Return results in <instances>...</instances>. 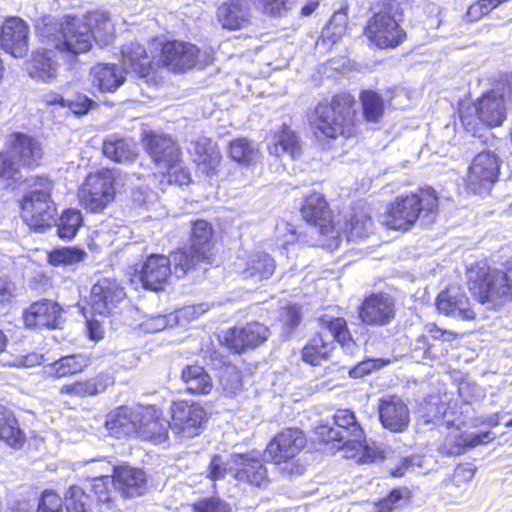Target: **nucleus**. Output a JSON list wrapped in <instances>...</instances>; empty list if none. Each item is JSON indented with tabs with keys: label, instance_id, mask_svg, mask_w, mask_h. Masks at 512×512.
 Listing matches in <instances>:
<instances>
[{
	"label": "nucleus",
	"instance_id": "nucleus-1",
	"mask_svg": "<svg viewBox=\"0 0 512 512\" xmlns=\"http://www.w3.org/2000/svg\"><path fill=\"white\" fill-rule=\"evenodd\" d=\"M333 425L326 423L316 427V435L320 441L337 442L336 447L344 451V457L355 459L357 463L373 461L371 450L364 440L363 429L352 411L337 410L333 418Z\"/></svg>",
	"mask_w": 512,
	"mask_h": 512
},
{
	"label": "nucleus",
	"instance_id": "nucleus-2",
	"mask_svg": "<svg viewBox=\"0 0 512 512\" xmlns=\"http://www.w3.org/2000/svg\"><path fill=\"white\" fill-rule=\"evenodd\" d=\"M41 143L35 137L13 132L5 139V150L0 151V179L7 188L15 189L22 183L20 167L39 165L43 157Z\"/></svg>",
	"mask_w": 512,
	"mask_h": 512
},
{
	"label": "nucleus",
	"instance_id": "nucleus-3",
	"mask_svg": "<svg viewBox=\"0 0 512 512\" xmlns=\"http://www.w3.org/2000/svg\"><path fill=\"white\" fill-rule=\"evenodd\" d=\"M314 134L318 140L350 137L355 131L356 100L348 93L335 95L330 104L320 103L316 109Z\"/></svg>",
	"mask_w": 512,
	"mask_h": 512
},
{
	"label": "nucleus",
	"instance_id": "nucleus-4",
	"mask_svg": "<svg viewBox=\"0 0 512 512\" xmlns=\"http://www.w3.org/2000/svg\"><path fill=\"white\" fill-rule=\"evenodd\" d=\"M41 41L55 49L71 55L89 51L92 47L90 25L78 17H66L62 22L44 20L37 26Z\"/></svg>",
	"mask_w": 512,
	"mask_h": 512
},
{
	"label": "nucleus",
	"instance_id": "nucleus-5",
	"mask_svg": "<svg viewBox=\"0 0 512 512\" xmlns=\"http://www.w3.org/2000/svg\"><path fill=\"white\" fill-rule=\"evenodd\" d=\"M401 4L395 0H382L372 4L371 16L364 30L365 36L379 48H395L405 39L401 28Z\"/></svg>",
	"mask_w": 512,
	"mask_h": 512
},
{
	"label": "nucleus",
	"instance_id": "nucleus-6",
	"mask_svg": "<svg viewBox=\"0 0 512 512\" xmlns=\"http://www.w3.org/2000/svg\"><path fill=\"white\" fill-rule=\"evenodd\" d=\"M319 321L322 330L302 350V359L306 363L315 366L319 365L322 360H327L335 348V341L347 354L355 353L357 346L344 318L322 316Z\"/></svg>",
	"mask_w": 512,
	"mask_h": 512
},
{
	"label": "nucleus",
	"instance_id": "nucleus-7",
	"mask_svg": "<svg viewBox=\"0 0 512 512\" xmlns=\"http://www.w3.org/2000/svg\"><path fill=\"white\" fill-rule=\"evenodd\" d=\"M438 209V197L436 191L432 188L422 189L420 193L401 195L396 198L391 205L385 220L389 228L396 230H407L414 225L417 219L422 215V221L430 223L433 221L432 215Z\"/></svg>",
	"mask_w": 512,
	"mask_h": 512
},
{
	"label": "nucleus",
	"instance_id": "nucleus-8",
	"mask_svg": "<svg viewBox=\"0 0 512 512\" xmlns=\"http://www.w3.org/2000/svg\"><path fill=\"white\" fill-rule=\"evenodd\" d=\"M467 279L469 290L482 304L512 300V261L508 262L504 272L485 264L471 266Z\"/></svg>",
	"mask_w": 512,
	"mask_h": 512
},
{
	"label": "nucleus",
	"instance_id": "nucleus-9",
	"mask_svg": "<svg viewBox=\"0 0 512 512\" xmlns=\"http://www.w3.org/2000/svg\"><path fill=\"white\" fill-rule=\"evenodd\" d=\"M142 141L156 170L169 184L174 183L181 186L190 182V173L182 167L180 150L170 137L147 132Z\"/></svg>",
	"mask_w": 512,
	"mask_h": 512
},
{
	"label": "nucleus",
	"instance_id": "nucleus-10",
	"mask_svg": "<svg viewBox=\"0 0 512 512\" xmlns=\"http://www.w3.org/2000/svg\"><path fill=\"white\" fill-rule=\"evenodd\" d=\"M120 173L103 168L90 173L79 189V199L85 210L100 213L110 205L116 195V184Z\"/></svg>",
	"mask_w": 512,
	"mask_h": 512
},
{
	"label": "nucleus",
	"instance_id": "nucleus-11",
	"mask_svg": "<svg viewBox=\"0 0 512 512\" xmlns=\"http://www.w3.org/2000/svg\"><path fill=\"white\" fill-rule=\"evenodd\" d=\"M212 61L207 52H201L195 45L171 41L163 45L159 62L174 72H181L197 65L204 67Z\"/></svg>",
	"mask_w": 512,
	"mask_h": 512
},
{
	"label": "nucleus",
	"instance_id": "nucleus-12",
	"mask_svg": "<svg viewBox=\"0 0 512 512\" xmlns=\"http://www.w3.org/2000/svg\"><path fill=\"white\" fill-rule=\"evenodd\" d=\"M22 217L34 230L42 231L55 222L56 208L45 191H32L23 197Z\"/></svg>",
	"mask_w": 512,
	"mask_h": 512
},
{
	"label": "nucleus",
	"instance_id": "nucleus-13",
	"mask_svg": "<svg viewBox=\"0 0 512 512\" xmlns=\"http://www.w3.org/2000/svg\"><path fill=\"white\" fill-rule=\"evenodd\" d=\"M499 171L500 161L494 153L477 154L466 176L467 188L478 194L489 192L498 179Z\"/></svg>",
	"mask_w": 512,
	"mask_h": 512
},
{
	"label": "nucleus",
	"instance_id": "nucleus-14",
	"mask_svg": "<svg viewBox=\"0 0 512 512\" xmlns=\"http://www.w3.org/2000/svg\"><path fill=\"white\" fill-rule=\"evenodd\" d=\"M306 445V438L301 430L288 428L279 432L264 451L266 461L281 464L293 459Z\"/></svg>",
	"mask_w": 512,
	"mask_h": 512
},
{
	"label": "nucleus",
	"instance_id": "nucleus-15",
	"mask_svg": "<svg viewBox=\"0 0 512 512\" xmlns=\"http://www.w3.org/2000/svg\"><path fill=\"white\" fill-rule=\"evenodd\" d=\"M231 463L230 469L237 481L259 488L268 485V472L259 453L234 454Z\"/></svg>",
	"mask_w": 512,
	"mask_h": 512
},
{
	"label": "nucleus",
	"instance_id": "nucleus-16",
	"mask_svg": "<svg viewBox=\"0 0 512 512\" xmlns=\"http://www.w3.org/2000/svg\"><path fill=\"white\" fill-rule=\"evenodd\" d=\"M126 297L124 288L115 279H99L91 289L90 304L96 314L110 315Z\"/></svg>",
	"mask_w": 512,
	"mask_h": 512
},
{
	"label": "nucleus",
	"instance_id": "nucleus-17",
	"mask_svg": "<svg viewBox=\"0 0 512 512\" xmlns=\"http://www.w3.org/2000/svg\"><path fill=\"white\" fill-rule=\"evenodd\" d=\"M301 214L319 234L329 238L338 236L332 221L331 210L322 194L312 193L307 196L301 208Z\"/></svg>",
	"mask_w": 512,
	"mask_h": 512
},
{
	"label": "nucleus",
	"instance_id": "nucleus-18",
	"mask_svg": "<svg viewBox=\"0 0 512 512\" xmlns=\"http://www.w3.org/2000/svg\"><path fill=\"white\" fill-rule=\"evenodd\" d=\"M171 411L172 429L176 433L188 438L199 434L206 417V412L201 405L180 401L173 404Z\"/></svg>",
	"mask_w": 512,
	"mask_h": 512
},
{
	"label": "nucleus",
	"instance_id": "nucleus-19",
	"mask_svg": "<svg viewBox=\"0 0 512 512\" xmlns=\"http://www.w3.org/2000/svg\"><path fill=\"white\" fill-rule=\"evenodd\" d=\"M359 316L367 325H388L395 318V302L389 294H371L362 302Z\"/></svg>",
	"mask_w": 512,
	"mask_h": 512
},
{
	"label": "nucleus",
	"instance_id": "nucleus-20",
	"mask_svg": "<svg viewBox=\"0 0 512 512\" xmlns=\"http://www.w3.org/2000/svg\"><path fill=\"white\" fill-rule=\"evenodd\" d=\"M29 27L20 18H9L1 27L0 44L13 57H24L29 49Z\"/></svg>",
	"mask_w": 512,
	"mask_h": 512
},
{
	"label": "nucleus",
	"instance_id": "nucleus-21",
	"mask_svg": "<svg viewBox=\"0 0 512 512\" xmlns=\"http://www.w3.org/2000/svg\"><path fill=\"white\" fill-rule=\"evenodd\" d=\"M139 274L146 289L159 291L172 274L171 261L164 255L152 254L142 264Z\"/></svg>",
	"mask_w": 512,
	"mask_h": 512
},
{
	"label": "nucleus",
	"instance_id": "nucleus-22",
	"mask_svg": "<svg viewBox=\"0 0 512 512\" xmlns=\"http://www.w3.org/2000/svg\"><path fill=\"white\" fill-rule=\"evenodd\" d=\"M380 422L392 432H403L409 425L410 412L403 400L397 396L383 398L378 404Z\"/></svg>",
	"mask_w": 512,
	"mask_h": 512
},
{
	"label": "nucleus",
	"instance_id": "nucleus-23",
	"mask_svg": "<svg viewBox=\"0 0 512 512\" xmlns=\"http://www.w3.org/2000/svg\"><path fill=\"white\" fill-rule=\"evenodd\" d=\"M24 323L29 328H58L62 323L61 307L43 299L32 303L23 314Z\"/></svg>",
	"mask_w": 512,
	"mask_h": 512
},
{
	"label": "nucleus",
	"instance_id": "nucleus-24",
	"mask_svg": "<svg viewBox=\"0 0 512 512\" xmlns=\"http://www.w3.org/2000/svg\"><path fill=\"white\" fill-rule=\"evenodd\" d=\"M105 472H113V477L119 491L123 497H135L142 495L146 489L145 473L130 466H120L115 468L110 463H105Z\"/></svg>",
	"mask_w": 512,
	"mask_h": 512
},
{
	"label": "nucleus",
	"instance_id": "nucleus-25",
	"mask_svg": "<svg viewBox=\"0 0 512 512\" xmlns=\"http://www.w3.org/2000/svg\"><path fill=\"white\" fill-rule=\"evenodd\" d=\"M269 329L260 323H249L245 327L233 328L225 336L228 346L240 353L246 348L263 344L269 337Z\"/></svg>",
	"mask_w": 512,
	"mask_h": 512
},
{
	"label": "nucleus",
	"instance_id": "nucleus-26",
	"mask_svg": "<svg viewBox=\"0 0 512 512\" xmlns=\"http://www.w3.org/2000/svg\"><path fill=\"white\" fill-rule=\"evenodd\" d=\"M142 406L127 407L122 406L108 415L106 428L111 435L121 437H137L138 424L141 420Z\"/></svg>",
	"mask_w": 512,
	"mask_h": 512
},
{
	"label": "nucleus",
	"instance_id": "nucleus-27",
	"mask_svg": "<svg viewBox=\"0 0 512 512\" xmlns=\"http://www.w3.org/2000/svg\"><path fill=\"white\" fill-rule=\"evenodd\" d=\"M437 309L441 314L461 320H472L475 312L466 295L456 287H450L437 297Z\"/></svg>",
	"mask_w": 512,
	"mask_h": 512
},
{
	"label": "nucleus",
	"instance_id": "nucleus-28",
	"mask_svg": "<svg viewBox=\"0 0 512 512\" xmlns=\"http://www.w3.org/2000/svg\"><path fill=\"white\" fill-rule=\"evenodd\" d=\"M122 68L131 70L140 78L148 77L158 65L138 42H129L121 48Z\"/></svg>",
	"mask_w": 512,
	"mask_h": 512
},
{
	"label": "nucleus",
	"instance_id": "nucleus-29",
	"mask_svg": "<svg viewBox=\"0 0 512 512\" xmlns=\"http://www.w3.org/2000/svg\"><path fill=\"white\" fill-rule=\"evenodd\" d=\"M503 95V92L492 90L485 93L475 104L478 119L489 127L501 125L506 118Z\"/></svg>",
	"mask_w": 512,
	"mask_h": 512
},
{
	"label": "nucleus",
	"instance_id": "nucleus-30",
	"mask_svg": "<svg viewBox=\"0 0 512 512\" xmlns=\"http://www.w3.org/2000/svg\"><path fill=\"white\" fill-rule=\"evenodd\" d=\"M169 428L172 429V422L161 418L157 409L151 406L142 407L137 437L161 442L167 438Z\"/></svg>",
	"mask_w": 512,
	"mask_h": 512
},
{
	"label": "nucleus",
	"instance_id": "nucleus-31",
	"mask_svg": "<svg viewBox=\"0 0 512 512\" xmlns=\"http://www.w3.org/2000/svg\"><path fill=\"white\" fill-rule=\"evenodd\" d=\"M103 466L101 473L92 477L91 484V489L98 501V512H122L116 504L119 491L114 477L104 474L106 473L105 463Z\"/></svg>",
	"mask_w": 512,
	"mask_h": 512
},
{
	"label": "nucleus",
	"instance_id": "nucleus-32",
	"mask_svg": "<svg viewBox=\"0 0 512 512\" xmlns=\"http://www.w3.org/2000/svg\"><path fill=\"white\" fill-rule=\"evenodd\" d=\"M217 19L223 28L238 30L251 22V13L246 0H228L217 10Z\"/></svg>",
	"mask_w": 512,
	"mask_h": 512
},
{
	"label": "nucleus",
	"instance_id": "nucleus-33",
	"mask_svg": "<svg viewBox=\"0 0 512 512\" xmlns=\"http://www.w3.org/2000/svg\"><path fill=\"white\" fill-rule=\"evenodd\" d=\"M275 267V261L269 254L255 252L249 254L243 263L237 264V271L244 278L261 281L270 278L274 273Z\"/></svg>",
	"mask_w": 512,
	"mask_h": 512
},
{
	"label": "nucleus",
	"instance_id": "nucleus-34",
	"mask_svg": "<svg viewBox=\"0 0 512 512\" xmlns=\"http://www.w3.org/2000/svg\"><path fill=\"white\" fill-rule=\"evenodd\" d=\"M124 80L123 68L116 64L98 63L90 70L91 84L101 92H114L124 83Z\"/></svg>",
	"mask_w": 512,
	"mask_h": 512
},
{
	"label": "nucleus",
	"instance_id": "nucleus-35",
	"mask_svg": "<svg viewBox=\"0 0 512 512\" xmlns=\"http://www.w3.org/2000/svg\"><path fill=\"white\" fill-rule=\"evenodd\" d=\"M193 151L199 170L207 177L216 175L221 161L217 144L210 138L201 137L194 143Z\"/></svg>",
	"mask_w": 512,
	"mask_h": 512
},
{
	"label": "nucleus",
	"instance_id": "nucleus-36",
	"mask_svg": "<svg viewBox=\"0 0 512 512\" xmlns=\"http://www.w3.org/2000/svg\"><path fill=\"white\" fill-rule=\"evenodd\" d=\"M103 154L115 162H130L138 155L137 144L130 138L109 135L103 142Z\"/></svg>",
	"mask_w": 512,
	"mask_h": 512
},
{
	"label": "nucleus",
	"instance_id": "nucleus-37",
	"mask_svg": "<svg viewBox=\"0 0 512 512\" xmlns=\"http://www.w3.org/2000/svg\"><path fill=\"white\" fill-rule=\"evenodd\" d=\"M168 258L171 261V268L173 267L172 273H174L177 278L184 277L190 270L200 265H208L211 263V260L207 258L204 252H192L190 247L176 251Z\"/></svg>",
	"mask_w": 512,
	"mask_h": 512
},
{
	"label": "nucleus",
	"instance_id": "nucleus-38",
	"mask_svg": "<svg viewBox=\"0 0 512 512\" xmlns=\"http://www.w3.org/2000/svg\"><path fill=\"white\" fill-rule=\"evenodd\" d=\"M181 379L189 393L207 395L213 389L210 375L199 365H187L182 369Z\"/></svg>",
	"mask_w": 512,
	"mask_h": 512
},
{
	"label": "nucleus",
	"instance_id": "nucleus-39",
	"mask_svg": "<svg viewBox=\"0 0 512 512\" xmlns=\"http://www.w3.org/2000/svg\"><path fill=\"white\" fill-rule=\"evenodd\" d=\"M26 71L35 79L42 81H51L57 74V63L51 57V52L37 50L32 54L29 61L26 62Z\"/></svg>",
	"mask_w": 512,
	"mask_h": 512
},
{
	"label": "nucleus",
	"instance_id": "nucleus-40",
	"mask_svg": "<svg viewBox=\"0 0 512 512\" xmlns=\"http://www.w3.org/2000/svg\"><path fill=\"white\" fill-rule=\"evenodd\" d=\"M0 440L15 449L21 448L26 440L13 412L6 408H0Z\"/></svg>",
	"mask_w": 512,
	"mask_h": 512
},
{
	"label": "nucleus",
	"instance_id": "nucleus-41",
	"mask_svg": "<svg viewBox=\"0 0 512 512\" xmlns=\"http://www.w3.org/2000/svg\"><path fill=\"white\" fill-rule=\"evenodd\" d=\"M270 154L281 157L282 155H289L291 158H296L301 151V146L297 135L284 126L282 130L275 133L269 144Z\"/></svg>",
	"mask_w": 512,
	"mask_h": 512
},
{
	"label": "nucleus",
	"instance_id": "nucleus-42",
	"mask_svg": "<svg viewBox=\"0 0 512 512\" xmlns=\"http://www.w3.org/2000/svg\"><path fill=\"white\" fill-rule=\"evenodd\" d=\"M212 227L205 220H197L192 226L190 248L197 253L204 252L211 260Z\"/></svg>",
	"mask_w": 512,
	"mask_h": 512
},
{
	"label": "nucleus",
	"instance_id": "nucleus-43",
	"mask_svg": "<svg viewBox=\"0 0 512 512\" xmlns=\"http://www.w3.org/2000/svg\"><path fill=\"white\" fill-rule=\"evenodd\" d=\"M92 31V40L100 44H108L114 35L115 28L109 15L104 12H95L89 16V23Z\"/></svg>",
	"mask_w": 512,
	"mask_h": 512
},
{
	"label": "nucleus",
	"instance_id": "nucleus-44",
	"mask_svg": "<svg viewBox=\"0 0 512 512\" xmlns=\"http://www.w3.org/2000/svg\"><path fill=\"white\" fill-rule=\"evenodd\" d=\"M106 389V383L103 376H97L83 382H75L63 385L60 389L61 394L76 397L94 396Z\"/></svg>",
	"mask_w": 512,
	"mask_h": 512
},
{
	"label": "nucleus",
	"instance_id": "nucleus-45",
	"mask_svg": "<svg viewBox=\"0 0 512 512\" xmlns=\"http://www.w3.org/2000/svg\"><path fill=\"white\" fill-rule=\"evenodd\" d=\"M89 365V360L82 354H74L55 361L51 368L57 378H63L83 371Z\"/></svg>",
	"mask_w": 512,
	"mask_h": 512
},
{
	"label": "nucleus",
	"instance_id": "nucleus-46",
	"mask_svg": "<svg viewBox=\"0 0 512 512\" xmlns=\"http://www.w3.org/2000/svg\"><path fill=\"white\" fill-rule=\"evenodd\" d=\"M363 116L368 122H378L384 113L382 97L375 91L366 90L360 95Z\"/></svg>",
	"mask_w": 512,
	"mask_h": 512
},
{
	"label": "nucleus",
	"instance_id": "nucleus-47",
	"mask_svg": "<svg viewBox=\"0 0 512 512\" xmlns=\"http://www.w3.org/2000/svg\"><path fill=\"white\" fill-rule=\"evenodd\" d=\"M81 224V212L76 209H67L57 222V234L61 239L70 240L75 237Z\"/></svg>",
	"mask_w": 512,
	"mask_h": 512
},
{
	"label": "nucleus",
	"instance_id": "nucleus-48",
	"mask_svg": "<svg viewBox=\"0 0 512 512\" xmlns=\"http://www.w3.org/2000/svg\"><path fill=\"white\" fill-rule=\"evenodd\" d=\"M87 254L77 247H63L52 250L48 254V262L53 266H68L84 261Z\"/></svg>",
	"mask_w": 512,
	"mask_h": 512
},
{
	"label": "nucleus",
	"instance_id": "nucleus-49",
	"mask_svg": "<svg viewBox=\"0 0 512 512\" xmlns=\"http://www.w3.org/2000/svg\"><path fill=\"white\" fill-rule=\"evenodd\" d=\"M439 346H442V344H439ZM445 352H447V349L438 348V344L430 343L424 335L416 338L412 349L413 357L417 361L437 360L444 356Z\"/></svg>",
	"mask_w": 512,
	"mask_h": 512
},
{
	"label": "nucleus",
	"instance_id": "nucleus-50",
	"mask_svg": "<svg viewBox=\"0 0 512 512\" xmlns=\"http://www.w3.org/2000/svg\"><path fill=\"white\" fill-rule=\"evenodd\" d=\"M65 503L67 512H91V497L79 486L69 487Z\"/></svg>",
	"mask_w": 512,
	"mask_h": 512
},
{
	"label": "nucleus",
	"instance_id": "nucleus-51",
	"mask_svg": "<svg viewBox=\"0 0 512 512\" xmlns=\"http://www.w3.org/2000/svg\"><path fill=\"white\" fill-rule=\"evenodd\" d=\"M230 156L238 163L248 164L257 156L254 145L245 138H238L230 143Z\"/></svg>",
	"mask_w": 512,
	"mask_h": 512
},
{
	"label": "nucleus",
	"instance_id": "nucleus-52",
	"mask_svg": "<svg viewBox=\"0 0 512 512\" xmlns=\"http://www.w3.org/2000/svg\"><path fill=\"white\" fill-rule=\"evenodd\" d=\"M371 229V218L365 213L355 214L346 225V232L351 240H359L366 237Z\"/></svg>",
	"mask_w": 512,
	"mask_h": 512
},
{
	"label": "nucleus",
	"instance_id": "nucleus-53",
	"mask_svg": "<svg viewBox=\"0 0 512 512\" xmlns=\"http://www.w3.org/2000/svg\"><path fill=\"white\" fill-rule=\"evenodd\" d=\"M347 28V16L344 12L338 11L332 15L328 24L323 29V36L336 42L344 35Z\"/></svg>",
	"mask_w": 512,
	"mask_h": 512
},
{
	"label": "nucleus",
	"instance_id": "nucleus-54",
	"mask_svg": "<svg viewBox=\"0 0 512 512\" xmlns=\"http://www.w3.org/2000/svg\"><path fill=\"white\" fill-rule=\"evenodd\" d=\"M254 5L263 13L269 15H282L293 8L297 0H252Z\"/></svg>",
	"mask_w": 512,
	"mask_h": 512
},
{
	"label": "nucleus",
	"instance_id": "nucleus-55",
	"mask_svg": "<svg viewBox=\"0 0 512 512\" xmlns=\"http://www.w3.org/2000/svg\"><path fill=\"white\" fill-rule=\"evenodd\" d=\"M66 107L75 115H84L92 109L96 102L83 93H76L72 98L66 99Z\"/></svg>",
	"mask_w": 512,
	"mask_h": 512
},
{
	"label": "nucleus",
	"instance_id": "nucleus-56",
	"mask_svg": "<svg viewBox=\"0 0 512 512\" xmlns=\"http://www.w3.org/2000/svg\"><path fill=\"white\" fill-rule=\"evenodd\" d=\"M195 512H232L228 503L220 498H205L193 505Z\"/></svg>",
	"mask_w": 512,
	"mask_h": 512
},
{
	"label": "nucleus",
	"instance_id": "nucleus-57",
	"mask_svg": "<svg viewBox=\"0 0 512 512\" xmlns=\"http://www.w3.org/2000/svg\"><path fill=\"white\" fill-rule=\"evenodd\" d=\"M228 465L229 462L226 461L221 455H214L207 468L208 477L213 481L224 479L228 471Z\"/></svg>",
	"mask_w": 512,
	"mask_h": 512
},
{
	"label": "nucleus",
	"instance_id": "nucleus-58",
	"mask_svg": "<svg viewBox=\"0 0 512 512\" xmlns=\"http://www.w3.org/2000/svg\"><path fill=\"white\" fill-rule=\"evenodd\" d=\"M37 512H62V499L52 491H45L40 499Z\"/></svg>",
	"mask_w": 512,
	"mask_h": 512
},
{
	"label": "nucleus",
	"instance_id": "nucleus-59",
	"mask_svg": "<svg viewBox=\"0 0 512 512\" xmlns=\"http://www.w3.org/2000/svg\"><path fill=\"white\" fill-rule=\"evenodd\" d=\"M406 493L407 490L405 489L392 490L388 497L382 499L379 503H377L374 506L372 512H391L395 504L398 503L401 499H403Z\"/></svg>",
	"mask_w": 512,
	"mask_h": 512
},
{
	"label": "nucleus",
	"instance_id": "nucleus-60",
	"mask_svg": "<svg viewBox=\"0 0 512 512\" xmlns=\"http://www.w3.org/2000/svg\"><path fill=\"white\" fill-rule=\"evenodd\" d=\"M476 468L471 463L458 465L452 477V481L456 486H461L470 482L475 475Z\"/></svg>",
	"mask_w": 512,
	"mask_h": 512
},
{
	"label": "nucleus",
	"instance_id": "nucleus-61",
	"mask_svg": "<svg viewBox=\"0 0 512 512\" xmlns=\"http://www.w3.org/2000/svg\"><path fill=\"white\" fill-rule=\"evenodd\" d=\"M382 364L383 363L378 359H367L349 369L348 373L351 378H361L379 368Z\"/></svg>",
	"mask_w": 512,
	"mask_h": 512
},
{
	"label": "nucleus",
	"instance_id": "nucleus-62",
	"mask_svg": "<svg viewBox=\"0 0 512 512\" xmlns=\"http://www.w3.org/2000/svg\"><path fill=\"white\" fill-rule=\"evenodd\" d=\"M469 437H470L469 440L468 439L461 440L460 442L457 443V445L455 447L449 448L448 453L460 454L463 452V448L465 446L474 447V446L482 443L484 441V439L488 437V434L485 433V434H481V435H470Z\"/></svg>",
	"mask_w": 512,
	"mask_h": 512
},
{
	"label": "nucleus",
	"instance_id": "nucleus-63",
	"mask_svg": "<svg viewBox=\"0 0 512 512\" xmlns=\"http://www.w3.org/2000/svg\"><path fill=\"white\" fill-rule=\"evenodd\" d=\"M282 232H285L286 236L282 238V241L276 244L277 246L286 248L287 245L293 244L296 241L295 230L289 223L284 221L278 222V233Z\"/></svg>",
	"mask_w": 512,
	"mask_h": 512
},
{
	"label": "nucleus",
	"instance_id": "nucleus-64",
	"mask_svg": "<svg viewBox=\"0 0 512 512\" xmlns=\"http://www.w3.org/2000/svg\"><path fill=\"white\" fill-rule=\"evenodd\" d=\"M284 321L291 328L296 327L300 323V308L297 306H288L285 309Z\"/></svg>",
	"mask_w": 512,
	"mask_h": 512
}]
</instances>
